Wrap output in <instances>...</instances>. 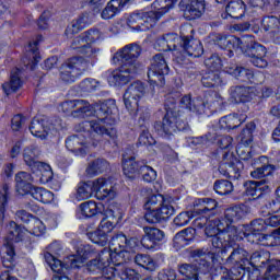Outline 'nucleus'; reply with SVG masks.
<instances>
[{"label":"nucleus","instance_id":"nucleus-10","mask_svg":"<svg viewBox=\"0 0 280 280\" xmlns=\"http://www.w3.org/2000/svg\"><path fill=\"white\" fill-rule=\"evenodd\" d=\"M173 106H175V98L172 95H167L165 103L166 114L163 115L161 122L154 124V130L163 139H171L178 131L186 130V121L177 117L175 110H172Z\"/></svg>","mask_w":280,"mask_h":280},{"label":"nucleus","instance_id":"nucleus-2","mask_svg":"<svg viewBox=\"0 0 280 280\" xmlns=\"http://www.w3.org/2000/svg\"><path fill=\"white\" fill-rule=\"evenodd\" d=\"M122 257V254H109L107 250L100 253L95 259L88 261L84 265L88 272L101 273V277L91 278V280H137L140 279V273H137L136 270L131 268H121L116 269L110 265L119 267L122 265V261H119V258Z\"/></svg>","mask_w":280,"mask_h":280},{"label":"nucleus","instance_id":"nucleus-18","mask_svg":"<svg viewBox=\"0 0 280 280\" xmlns=\"http://www.w3.org/2000/svg\"><path fill=\"white\" fill-rule=\"evenodd\" d=\"M178 8L185 19L192 21L205 15L206 3L205 0H180Z\"/></svg>","mask_w":280,"mask_h":280},{"label":"nucleus","instance_id":"nucleus-16","mask_svg":"<svg viewBox=\"0 0 280 280\" xmlns=\"http://www.w3.org/2000/svg\"><path fill=\"white\" fill-rule=\"evenodd\" d=\"M242 170H244V165H242V162L236 156H233V153H222V161L219 162V174L225 178L238 179Z\"/></svg>","mask_w":280,"mask_h":280},{"label":"nucleus","instance_id":"nucleus-27","mask_svg":"<svg viewBox=\"0 0 280 280\" xmlns=\"http://www.w3.org/2000/svg\"><path fill=\"white\" fill-rule=\"evenodd\" d=\"M142 167L151 168V166L142 164V162L133 161V156L122 154V174L126 177L130 179L137 178V172H140Z\"/></svg>","mask_w":280,"mask_h":280},{"label":"nucleus","instance_id":"nucleus-40","mask_svg":"<svg viewBox=\"0 0 280 280\" xmlns=\"http://www.w3.org/2000/svg\"><path fill=\"white\" fill-rule=\"evenodd\" d=\"M109 170V164L105 159H96L91 162V164H88L86 172L88 176H96L98 174L105 173Z\"/></svg>","mask_w":280,"mask_h":280},{"label":"nucleus","instance_id":"nucleus-7","mask_svg":"<svg viewBox=\"0 0 280 280\" xmlns=\"http://www.w3.org/2000/svg\"><path fill=\"white\" fill-rule=\"evenodd\" d=\"M90 255H93L92 246L79 245V248L75 249V254L63 258V262L56 259L55 256H51L49 252L44 253V260L46 265H49V269H52V272L57 273L52 276V280H70V278L63 275V271L81 268V265H84V260L88 259Z\"/></svg>","mask_w":280,"mask_h":280},{"label":"nucleus","instance_id":"nucleus-33","mask_svg":"<svg viewBox=\"0 0 280 280\" xmlns=\"http://www.w3.org/2000/svg\"><path fill=\"white\" fill-rule=\"evenodd\" d=\"M245 196L252 198H259L262 195V191L268 189V179H260V182L248 180L244 184Z\"/></svg>","mask_w":280,"mask_h":280},{"label":"nucleus","instance_id":"nucleus-13","mask_svg":"<svg viewBox=\"0 0 280 280\" xmlns=\"http://www.w3.org/2000/svg\"><path fill=\"white\" fill-rule=\"evenodd\" d=\"M39 156L40 149H37V147L28 145L26 149H23V163H26L32 173H40L44 183H49L51 180V168L49 164L38 162L37 158Z\"/></svg>","mask_w":280,"mask_h":280},{"label":"nucleus","instance_id":"nucleus-38","mask_svg":"<svg viewBox=\"0 0 280 280\" xmlns=\"http://www.w3.org/2000/svg\"><path fill=\"white\" fill-rule=\"evenodd\" d=\"M40 42V36H37V39L28 43L26 46V57H23V65L28 67L37 63V60L40 59V56L37 54V43Z\"/></svg>","mask_w":280,"mask_h":280},{"label":"nucleus","instance_id":"nucleus-25","mask_svg":"<svg viewBox=\"0 0 280 280\" xmlns=\"http://www.w3.org/2000/svg\"><path fill=\"white\" fill-rule=\"evenodd\" d=\"M92 23V20H90V13L84 12L82 15H79V18H75L73 22H70V25H67V28L63 30V36H67V38L72 37V35L79 34L81 30H84Z\"/></svg>","mask_w":280,"mask_h":280},{"label":"nucleus","instance_id":"nucleus-55","mask_svg":"<svg viewBox=\"0 0 280 280\" xmlns=\"http://www.w3.org/2000/svg\"><path fill=\"white\" fill-rule=\"evenodd\" d=\"M178 273L187 279H195V277L201 275V270L189 265H179Z\"/></svg>","mask_w":280,"mask_h":280},{"label":"nucleus","instance_id":"nucleus-52","mask_svg":"<svg viewBox=\"0 0 280 280\" xmlns=\"http://www.w3.org/2000/svg\"><path fill=\"white\" fill-rule=\"evenodd\" d=\"M180 266H192L194 268L201 270V275L210 273V277H213V270H215V267H210V262L205 259L196 260V262L192 264H183Z\"/></svg>","mask_w":280,"mask_h":280},{"label":"nucleus","instance_id":"nucleus-46","mask_svg":"<svg viewBox=\"0 0 280 280\" xmlns=\"http://www.w3.org/2000/svg\"><path fill=\"white\" fill-rule=\"evenodd\" d=\"M28 132L33 137L39 139H46V127H43V120L40 118L32 119V124L28 125Z\"/></svg>","mask_w":280,"mask_h":280},{"label":"nucleus","instance_id":"nucleus-20","mask_svg":"<svg viewBox=\"0 0 280 280\" xmlns=\"http://www.w3.org/2000/svg\"><path fill=\"white\" fill-rule=\"evenodd\" d=\"M163 231L158 228L143 226V237L140 238V245L148 250L158 248V243L163 242Z\"/></svg>","mask_w":280,"mask_h":280},{"label":"nucleus","instance_id":"nucleus-59","mask_svg":"<svg viewBox=\"0 0 280 280\" xmlns=\"http://www.w3.org/2000/svg\"><path fill=\"white\" fill-rule=\"evenodd\" d=\"M184 38L192 39V37L183 36V37L179 38L175 34H166V35H163L161 37H158V40L154 42V43H163V44H167V45H177V44L182 43V40H184Z\"/></svg>","mask_w":280,"mask_h":280},{"label":"nucleus","instance_id":"nucleus-12","mask_svg":"<svg viewBox=\"0 0 280 280\" xmlns=\"http://www.w3.org/2000/svg\"><path fill=\"white\" fill-rule=\"evenodd\" d=\"M92 65L93 61H88L84 57H72L61 65L59 78H61L63 83H73L75 80H79Z\"/></svg>","mask_w":280,"mask_h":280},{"label":"nucleus","instance_id":"nucleus-56","mask_svg":"<svg viewBox=\"0 0 280 280\" xmlns=\"http://www.w3.org/2000/svg\"><path fill=\"white\" fill-rule=\"evenodd\" d=\"M96 89H98V81L94 79H84L79 83V90L82 93H93L96 92Z\"/></svg>","mask_w":280,"mask_h":280},{"label":"nucleus","instance_id":"nucleus-28","mask_svg":"<svg viewBox=\"0 0 280 280\" xmlns=\"http://www.w3.org/2000/svg\"><path fill=\"white\" fill-rule=\"evenodd\" d=\"M143 194H145V203L143 209H156V208H166L172 207V200L163 198L162 195H152L151 188H143Z\"/></svg>","mask_w":280,"mask_h":280},{"label":"nucleus","instance_id":"nucleus-31","mask_svg":"<svg viewBox=\"0 0 280 280\" xmlns=\"http://www.w3.org/2000/svg\"><path fill=\"white\" fill-rule=\"evenodd\" d=\"M217 3H228L225 13L231 19H241L245 15V2L242 0H217Z\"/></svg>","mask_w":280,"mask_h":280},{"label":"nucleus","instance_id":"nucleus-8","mask_svg":"<svg viewBox=\"0 0 280 280\" xmlns=\"http://www.w3.org/2000/svg\"><path fill=\"white\" fill-rule=\"evenodd\" d=\"M280 225V217L271 215L266 219H256L252 224L245 226V238L252 243L262 242V245L275 247L280 243V228L276 229L271 234H261L266 231V226L277 228Z\"/></svg>","mask_w":280,"mask_h":280},{"label":"nucleus","instance_id":"nucleus-1","mask_svg":"<svg viewBox=\"0 0 280 280\" xmlns=\"http://www.w3.org/2000/svg\"><path fill=\"white\" fill-rule=\"evenodd\" d=\"M61 113L79 119L96 117V120L79 124V131L116 139V129L113 127L116 124L114 100L102 102L96 107L90 106L86 101L82 100L67 101L61 103Z\"/></svg>","mask_w":280,"mask_h":280},{"label":"nucleus","instance_id":"nucleus-14","mask_svg":"<svg viewBox=\"0 0 280 280\" xmlns=\"http://www.w3.org/2000/svg\"><path fill=\"white\" fill-rule=\"evenodd\" d=\"M105 245H108V248H102L100 254L108 252L109 255H122V253L137 247V238H128L125 237V234L117 233L110 236V240H108V243H105Z\"/></svg>","mask_w":280,"mask_h":280},{"label":"nucleus","instance_id":"nucleus-37","mask_svg":"<svg viewBox=\"0 0 280 280\" xmlns=\"http://www.w3.org/2000/svg\"><path fill=\"white\" fill-rule=\"evenodd\" d=\"M219 235H234V237H237L236 235V226L228 225L225 228L222 226H215V225H208V228H205V236L208 237H219Z\"/></svg>","mask_w":280,"mask_h":280},{"label":"nucleus","instance_id":"nucleus-39","mask_svg":"<svg viewBox=\"0 0 280 280\" xmlns=\"http://www.w3.org/2000/svg\"><path fill=\"white\" fill-rule=\"evenodd\" d=\"M218 202L214 199L201 198L196 200V213L199 214H213Z\"/></svg>","mask_w":280,"mask_h":280},{"label":"nucleus","instance_id":"nucleus-58","mask_svg":"<svg viewBox=\"0 0 280 280\" xmlns=\"http://www.w3.org/2000/svg\"><path fill=\"white\" fill-rule=\"evenodd\" d=\"M189 220H192V211L180 212L172 220V223L177 228H184L189 224Z\"/></svg>","mask_w":280,"mask_h":280},{"label":"nucleus","instance_id":"nucleus-51","mask_svg":"<svg viewBox=\"0 0 280 280\" xmlns=\"http://www.w3.org/2000/svg\"><path fill=\"white\" fill-rule=\"evenodd\" d=\"M79 209L84 218H93L98 213V206L94 201H84V203L79 205Z\"/></svg>","mask_w":280,"mask_h":280},{"label":"nucleus","instance_id":"nucleus-41","mask_svg":"<svg viewBox=\"0 0 280 280\" xmlns=\"http://www.w3.org/2000/svg\"><path fill=\"white\" fill-rule=\"evenodd\" d=\"M245 121V117L241 115H228L219 119V125L228 130H233L240 127Z\"/></svg>","mask_w":280,"mask_h":280},{"label":"nucleus","instance_id":"nucleus-3","mask_svg":"<svg viewBox=\"0 0 280 280\" xmlns=\"http://www.w3.org/2000/svg\"><path fill=\"white\" fill-rule=\"evenodd\" d=\"M270 254L266 250H257L248 257L247 262L240 261V264H228L231 270L224 268L222 265H217V269H213V278L215 275L226 276V280H242L245 277V270L248 269L245 266H252L254 268H265L266 272H280V260L268 259Z\"/></svg>","mask_w":280,"mask_h":280},{"label":"nucleus","instance_id":"nucleus-45","mask_svg":"<svg viewBox=\"0 0 280 280\" xmlns=\"http://www.w3.org/2000/svg\"><path fill=\"white\" fill-rule=\"evenodd\" d=\"M109 234L110 232L93 231L91 233H88V238L91 240L93 244L105 247L107 241H110V237H114V235Z\"/></svg>","mask_w":280,"mask_h":280},{"label":"nucleus","instance_id":"nucleus-34","mask_svg":"<svg viewBox=\"0 0 280 280\" xmlns=\"http://www.w3.org/2000/svg\"><path fill=\"white\" fill-rule=\"evenodd\" d=\"M63 145H66L67 150L70 152L75 153V155L84 156L85 142L81 136L67 137V140L63 141Z\"/></svg>","mask_w":280,"mask_h":280},{"label":"nucleus","instance_id":"nucleus-60","mask_svg":"<svg viewBox=\"0 0 280 280\" xmlns=\"http://www.w3.org/2000/svg\"><path fill=\"white\" fill-rule=\"evenodd\" d=\"M137 176L143 177V182L151 183L154 182L155 178H158V173L154 172L153 168L143 166L140 168V171H137Z\"/></svg>","mask_w":280,"mask_h":280},{"label":"nucleus","instance_id":"nucleus-30","mask_svg":"<svg viewBox=\"0 0 280 280\" xmlns=\"http://www.w3.org/2000/svg\"><path fill=\"white\" fill-rule=\"evenodd\" d=\"M254 88L250 86H231V100H234L236 104L248 103L250 100H254Z\"/></svg>","mask_w":280,"mask_h":280},{"label":"nucleus","instance_id":"nucleus-5","mask_svg":"<svg viewBox=\"0 0 280 280\" xmlns=\"http://www.w3.org/2000/svg\"><path fill=\"white\" fill-rule=\"evenodd\" d=\"M213 42L219 45V47H228L229 43H234L236 48L243 50L245 58L249 59V62L256 68L266 69L268 67V61L266 60V46L254 40L250 35H245L241 38L234 37V39L229 40L228 37L217 34Z\"/></svg>","mask_w":280,"mask_h":280},{"label":"nucleus","instance_id":"nucleus-23","mask_svg":"<svg viewBox=\"0 0 280 280\" xmlns=\"http://www.w3.org/2000/svg\"><path fill=\"white\" fill-rule=\"evenodd\" d=\"M226 255L228 257H224ZM217 257L225 261V265H240V262H248L250 255H248V252H245L244 248L236 247L234 249L228 250V253L224 255L219 254V249H217Z\"/></svg>","mask_w":280,"mask_h":280},{"label":"nucleus","instance_id":"nucleus-49","mask_svg":"<svg viewBox=\"0 0 280 280\" xmlns=\"http://www.w3.org/2000/svg\"><path fill=\"white\" fill-rule=\"evenodd\" d=\"M213 190L219 194V196H228L233 192V184L226 179L217 180L213 184Z\"/></svg>","mask_w":280,"mask_h":280},{"label":"nucleus","instance_id":"nucleus-21","mask_svg":"<svg viewBox=\"0 0 280 280\" xmlns=\"http://www.w3.org/2000/svg\"><path fill=\"white\" fill-rule=\"evenodd\" d=\"M93 43H96V40L78 38L70 43V48L75 50L79 55H83L84 58L93 60L96 59V56L98 55V49L90 46V44Z\"/></svg>","mask_w":280,"mask_h":280},{"label":"nucleus","instance_id":"nucleus-42","mask_svg":"<svg viewBox=\"0 0 280 280\" xmlns=\"http://www.w3.org/2000/svg\"><path fill=\"white\" fill-rule=\"evenodd\" d=\"M122 7V0H110L108 5H105V9H102V20H110L116 16V13H119V8Z\"/></svg>","mask_w":280,"mask_h":280},{"label":"nucleus","instance_id":"nucleus-9","mask_svg":"<svg viewBox=\"0 0 280 280\" xmlns=\"http://www.w3.org/2000/svg\"><path fill=\"white\" fill-rule=\"evenodd\" d=\"M177 0H154L152 8L154 11L137 12L128 16V27L137 32H145L154 27L160 16L166 14V11L175 4Z\"/></svg>","mask_w":280,"mask_h":280},{"label":"nucleus","instance_id":"nucleus-57","mask_svg":"<svg viewBox=\"0 0 280 280\" xmlns=\"http://www.w3.org/2000/svg\"><path fill=\"white\" fill-rule=\"evenodd\" d=\"M205 67H208L210 72L219 71L222 69V59L219 58V55H210L208 59H205Z\"/></svg>","mask_w":280,"mask_h":280},{"label":"nucleus","instance_id":"nucleus-44","mask_svg":"<svg viewBox=\"0 0 280 280\" xmlns=\"http://www.w3.org/2000/svg\"><path fill=\"white\" fill-rule=\"evenodd\" d=\"M201 85L207 89L222 86V78L219 77V72L210 71L201 77Z\"/></svg>","mask_w":280,"mask_h":280},{"label":"nucleus","instance_id":"nucleus-6","mask_svg":"<svg viewBox=\"0 0 280 280\" xmlns=\"http://www.w3.org/2000/svg\"><path fill=\"white\" fill-rule=\"evenodd\" d=\"M28 224L27 228H23L20 225H16L14 221L9 222V224L5 225V237H4V246L5 252L2 253V260H4L5 266L11 265V259H14V244L23 242V238L25 237V233H31L35 236L43 235V232L46 231L45 225H43V222L32 220V222H24Z\"/></svg>","mask_w":280,"mask_h":280},{"label":"nucleus","instance_id":"nucleus-29","mask_svg":"<svg viewBox=\"0 0 280 280\" xmlns=\"http://www.w3.org/2000/svg\"><path fill=\"white\" fill-rule=\"evenodd\" d=\"M180 48H184V52L189 58H199L205 55V47L201 46V42L195 38L184 37L180 42Z\"/></svg>","mask_w":280,"mask_h":280},{"label":"nucleus","instance_id":"nucleus-47","mask_svg":"<svg viewBox=\"0 0 280 280\" xmlns=\"http://www.w3.org/2000/svg\"><path fill=\"white\" fill-rule=\"evenodd\" d=\"M271 173H275V165L262 164L260 167L254 168L252 171V178L268 180V176H271Z\"/></svg>","mask_w":280,"mask_h":280},{"label":"nucleus","instance_id":"nucleus-17","mask_svg":"<svg viewBox=\"0 0 280 280\" xmlns=\"http://www.w3.org/2000/svg\"><path fill=\"white\" fill-rule=\"evenodd\" d=\"M168 74V66L163 55L156 54L152 57V65L149 66V83L154 86H163V75Z\"/></svg>","mask_w":280,"mask_h":280},{"label":"nucleus","instance_id":"nucleus-64","mask_svg":"<svg viewBox=\"0 0 280 280\" xmlns=\"http://www.w3.org/2000/svg\"><path fill=\"white\" fill-rule=\"evenodd\" d=\"M275 195L278 196V199H271L266 203V209H269V213H277L280 211V187H278V190H275Z\"/></svg>","mask_w":280,"mask_h":280},{"label":"nucleus","instance_id":"nucleus-22","mask_svg":"<svg viewBox=\"0 0 280 280\" xmlns=\"http://www.w3.org/2000/svg\"><path fill=\"white\" fill-rule=\"evenodd\" d=\"M18 192L20 195L32 196L37 202L49 203L54 199V195L49 190L43 189L40 187H18Z\"/></svg>","mask_w":280,"mask_h":280},{"label":"nucleus","instance_id":"nucleus-15","mask_svg":"<svg viewBox=\"0 0 280 280\" xmlns=\"http://www.w3.org/2000/svg\"><path fill=\"white\" fill-rule=\"evenodd\" d=\"M145 95V85L140 81H135L128 89H126V94H122V103L126 105V109L131 116L137 115L138 101Z\"/></svg>","mask_w":280,"mask_h":280},{"label":"nucleus","instance_id":"nucleus-62","mask_svg":"<svg viewBox=\"0 0 280 280\" xmlns=\"http://www.w3.org/2000/svg\"><path fill=\"white\" fill-rule=\"evenodd\" d=\"M101 36H102V34L98 33L97 30H89V31L82 33V35L75 36V38H73V40L82 39V40H88V42H96V40H98V38Z\"/></svg>","mask_w":280,"mask_h":280},{"label":"nucleus","instance_id":"nucleus-24","mask_svg":"<svg viewBox=\"0 0 280 280\" xmlns=\"http://www.w3.org/2000/svg\"><path fill=\"white\" fill-rule=\"evenodd\" d=\"M180 108L187 109L196 114H205V108H207V102L201 97L192 98L189 95H184L179 101Z\"/></svg>","mask_w":280,"mask_h":280},{"label":"nucleus","instance_id":"nucleus-48","mask_svg":"<svg viewBox=\"0 0 280 280\" xmlns=\"http://www.w3.org/2000/svg\"><path fill=\"white\" fill-rule=\"evenodd\" d=\"M135 264L140 266L148 271H154V260L151 259L149 255L145 254H137L135 256Z\"/></svg>","mask_w":280,"mask_h":280},{"label":"nucleus","instance_id":"nucleus-32","mask_svg":"<svg viewBox=\"0 0 280 280\" xmlns=\"http://www.w3.org/2000/svg\"><path fill=\"white\" fill-rule=\"evenodd\" d=\"M195 238V230L192 228H187L180 230V232L176 233L174 237H172V247L175 249H180L186 246H189V243Z\"/></svg>","mask_w":280,"mask_h":280},{"label":"nucleus","instance_id":"nucleus-11","mask_svg":"<svg viewBox=\"0 0 280 280\" xmlns=\"http://www.w3.org/2000/svg\"><path fill=\"white\" fill-rule=\"evenodd\" d=\"M91 197H96L98 200L114 199V190L107 186L105 178L79 183L75 187V200L84 201Z\"/></svg>","mask_w":280,"mask_h":280},{"label":"nucleus","instance_id":"nucleus-54","mask_svg":"<svg viewBox=\"0 0 280 280\" xmlns=\"http://www.w3.org/2000/svg\"><path fill=\"white\" fill-rule=\"evenodd\" d=\"M255 129H257V125H255L254 121L245 125L243 132L240 133V140L245 144H250V141L254 139L253 135Z\"/></svg>","mask_w":280,"mask_h":280},{"label":"nucleus","instance_id":"nucleus-50","mask_svg":"<svg viewBox=\"0 0 280 280\" xmlns=\"http://www.w3.org/2000/svg\"><path fill=\"white\" fill-rule=\"evenodd\" d=\"M172 215L173 213H158V211H150V212H145V214L143 215V219L149 224H158L161 221L167 220Z\"/></svg>","mask_w":280,"mask_h":280},{"label":"nucleus","instance_id":"nucleus-26","mask_svg":"<svg viewBox=\"0 0 280 280\" xmlns=\"http://www.w3.org/2000/svg\"><path fill=\"white\" fill-rule=\"evenodd\" d=\"M225 73L234 77L236 81L243 83H254V71H250L248 68H243L236 65H228L225 67Z\"/></svg>","mask_w":280,"mask_h":280},{"label":"nucleus","instance_id":"nucleus-53","mask_svg":"<svg viewBox=\"0 0 280 280\" xmlns=\"http://www.w3.org/2000/svg\"><path fill=\"white\" fill-rule=\"evenodd\" d=\"M14 183L18 184V188H34L32 186V175L25 172H20L14 175Z\"/></svg>","mask_w":280,"mask_h":280},{"label":"nucleus","instance_id":"nucleus-36","mask_svg":"<svg viewBox=\"0 0 280 280\" xmlns=\"http://www.w3.org/2000/svg\"><path fill=\"white\" fill-rule=\"evenodd\" d=\"M22 85L23 82L20 81V69L14 68V70H11L9 82L2 83V93L11 95V93H15L16 90H20Z\"/></svg>","mask_w":280,"mask_h":280},{"label":"nucleus","instance_id":"nucleus-35","mask_svg":"<svg viewBox=\"0 0 280 280\" xmlns=\"http://www.w3.org/2000/svg\"><path fill=\"white\" fill-rule=\"evenodd\" d=\"M119 221V212H115L114 210H108L105 218H102L100 221V229L93 232H102V233H110L114 231V225Z\"/></svg>","mask_w":280,"mask_h":280},{"label":"nucleus","instance_id":"nucleus-4","mask_svg":"<svg viewBox=\"0 0 280 280\" xmlns=\"http://www.w3.org/2000/svg\"><path fill=\"white\" fill-rule=\"evenodd\" d=\"M140 45L128 44L114 54V63H119V70L110 72L108 83L113 86L128 83L137 74V58L140 57Z\"/></svg>","mask_w":280,"mask_h":280},{"label":"nucleus","instance_id":"nucleus-19","mask_svg":"<svg viewBox=\"0 0 280 280\" xmlns=\"http://www.w3.org/2000/svg\"><path fill=\"white\" fill-rule=\"evenodd\" d=\"M210 237V245L213 246L214 249L219 250V254L224 255L228 252H231L236 248H242L236 246L237 236L228 235V234H219V236H208Z\"/></svg>","mask_w":280,"mask_h":280},{"label":"nucleus","instance_id":"nucleus-43","mask_svg":"<svg viewBox=\"0 0 280 280\" xmlns=\"http://www.w3.org/2000/svg\"><path fill=\"white\" fill-rule=\"evenodd\" d=\"M243 218H245V210L240 206H234L225 210V220L230 224L240 222Z\"/></svg>","mask_w":280,"mask_h":280},{"label":"nucleus","instance_id":"nucleus-63","mask_svg":"<svg viewBox=\"0 0 280 280\" xmlns=\"http://www.w3.org/2000/svg\"><path fill=\"white\" fill-rule=\"evenodd\" d=\"M248 3L254 8H259L262 4L271 5L275 10H280V0H248Z\"/></svg>","mask_w":280,"mask_h":280},{"label":"nucleus","instance_id":"nucleus-61","mask_svg":"<svg viewBox=\"0 0 280 280\" xmlns=\"http://www.w3.org/2000/svg\"><path fill=\"white\" fill-rule=\"evenodd\" d=\"M280 24V21L275 16H266L262 18V30L266 32H275L277 31V25Z\"/></svg>","mask_w":280,"mask_h":280}]
</instances>
